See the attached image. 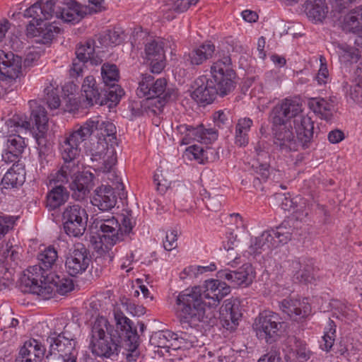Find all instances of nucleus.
I'll return each mask as SVG.
<instances>
[{
  "instance_id": "4be33fe9",
  "label": "nucleus",
  "mask_w": 362,
  "mask_h": 362,
  "mask_svg": "<svg viewBox=\"0 0 362 362\" xmlns=\"http://www.w3.org/2000/svg\"><path fill=\"white\" fill-rule=\"evenodd\" d=\"M57 8L63 11L62 20L67 23H77L84 18L91 8L78 4L75 0H56Z\"/></svg>"
},
{
  "instance_id": "c9c22d12",
  "label": "nucleus",
  "mask_w": 362,
  "mask_h": 362,
  "mask_svg": "<svg viewBox=\"0 0 362 362\" xmlns=\"http://www.w3.org/2000/svg\"><path fill=\"white\" fill-rule=\"evenodd\" d=\"M58 255L57 250L53 247H47L43 252L38 255L39 264L33 267V271L37 274V270L42 271L41 276L45 279L47 273L56 266Z\"/></svg>"
},
{
  "instance_id": "bb28decb",
  "label": "nucleus",
  "mask_w": 362,
  "mask_h": 362,
  "mask_svg": "<svg viewBox=\"0 0 362 362\" xmlns=\"http://www.w3.org/2000/svg\"><path fill=\"white\" fill-rule=\"evenodd\" d=\"M91 203L100 211H109L117 203V197L113 187L110 185H102L95 189Z\"/></svg>"
},
{
  "instance_id": "338daca9",
  "label": "nucleus",
  "mask_w": 362,
  "mask_h": 362,
  "mask_svg": "<svg viewBox=\"0 0 362 362\" xmlns=\"http://www.w3.org/2000/svg\"><path fill=\"white\" fill-rule=\"evenodd\" d=\"M293 354L296 356L299 362L307 361L310 358L311 355V352L307 349L305 343L301 345Z\"/></svg>"
},
{
  "instance_id": "473e14b6",
  "label": "nucleus",
  "mask_w": 362,
  "mask_h": 362,
  "mask_svg": "<svg viewBox=\"0 0 362 362\" xmlns=\"http://www.w3.org/2000/svg\"><path fill=\"white\" fill-rule=\"evenodd\" d=\"M88 122L92 135L106 138L109 142L117 144L116 127L112 122L96 118L88 119Z\"/></svg>"
},
{
  "instance_id": "7c9ffc66",
  "label": "nucleus",
  "mask_w": 362,
  "mask_h": 362,
  "mask_svg": "<svg viewBox=\"0 0 362 362\" xmlns=\"http://www.w3.org/2000/svg\"><path fill=\"white\" fill-rule=\"evenodd\" d=\"M293 279L295 282L308 284L315 280L313 264L310 260L296 259L291 262Z\"/></svg>"
},
{
  "instance_id": "f8f14e48",
  "label": "nucleus",
  "mask_w": 362,
  "mask_h": 362,
  "mask_svg": "<svg viewBox=\"0 0 362 362\" xmlns=\"http://www.w3.org/2000/svg\"><path fill=\"white\" fill-rule=\"evenodd\" d=\"M31 122V129L28 133L32 134L35 137L39 148V157L41 160V165H43V160H45V149L47 144L46 133L47 130L48 118L45 107L39 105L31 111L30 119Z\"/></svg>"
},
{
  "instance_id": "1a4fd4ad",
  "label": "nucleus",
  "mask_w": 362,
  "mask_h": 362,
  "mask_svg": "<svg viewBox=\"0 0 362 362\" xmlns=\"http://www.w3.org/2000/svg\"><path fill=\"white\" fill-rule=\"evenodd\" d=\"M8 133L6 148L17 153H23L25 147V136L31 129V122L25 116L14 115L6 122Z\"/></svg>"
},
{
  "instance_id": "6ab92c4d",
  "label": "nucleus",
  "mask_w": 362,
  "mask_h": 362,
  "mask_svg": "<svg viewBox=\"0 0 362 362\" xmlns=\"http://www.w3.org/2000/svg\"><path fill=\"white\" fill-rule=\"evenodd\" d=\"M102 83L110 92V102L117 104L124 95V90L117 84L119 78V69L114 64L105 63L101 67Z\"/></svg>"
},
{
  "instance_id": "4d7b16f0",
  "label": "nucleus",
  "mask_w": 362,
  "mask_h": 362,
  "mask_svg": "<svg viewBox=\"0 0 362 362\" xmlns=\"http://www.w3.org/2000/svg\"><path fill=\"white\" fill-rule=\"evenodd\" d=\"M186 333H181V336L179 337L177 333H174L170 331H165V332H159L158 333H156L153 339L155 340L156 339H160L163 341H169L170 339H175L177 340L179 338L185 339ZM186 340L192 341L190 339L186 338Z\"/></svg>"
},
{
  "instance_id": "3c124183",
  "label": "nucleus",
  "mask_w": 362,
  "mask_h": 362,
  "mask_svg": "<svg viewBox=\"0 0 362 362\" xmlns=\"http://www.w3.org/2000/svg\"><path fill=\"white\" fill-rule=\"evenodd\" d=\"M153 105L147 98L141 101H134L131 105V111L135 117L143 115L150 110V105Z\"/></svg>"
},
{
  "instance_id": "20e7f679",
  "label": "nucleus",
  "mask_w": 362,
  "mask_h": 362,
  "mask_svg": "<svg viewBox=\"0 0 362 362\" xmlns=\"http://www.w3.org/2000/svg\"><path fill=\"white\" fill-rule=\"evenodd\" d=\"M95 219L96 227L99 228L101 234V242L105 245V248L101 250L104 252L103 259L107 263H110L115 257L114 252L108 247L117 243L124 241L130 236L135 222L130 214L122 215L120 221L116 218L112 214L97 215Z\"/></svg>"
},
{
  "instance_id": "6e6d98bb",
  "label": "nucleus",
  "mask_w": 362,
  "mask_h": 362,
  "mask_svg": "<svg viewBox=\"0 0 362 362\" xmlns=\"http://www.w3.org/2000/svg\"><path fill=\"white\" fill-rule=\"evenodd\" d=\"M332 324H334V322L330 320L329 330L325 334L323 337L324 344L320 345L321 348L327 351H329L330 350L334 341V337L335 334V329L332 327Z\"/></svg>"
},
{
  "instance_id": "dca6fc26",
  "label": "nucleus",
  "mask_w": 362,
  "mask_h": 362,
  "mask_svg": "<svg viewBox=\"0 0 362 362\" xmlns=\"http://www.w3.org/2000/svg\"><path fill=\"white\" fill-rule=\"evenodd\" d=\"M23 16L37 21L52 18L62 20L63 11L57 8L56 0H40L27 8Z\"/></svg>"
},
{
  "instance_id": "13d9d810",
  "label": "nucleus",
  "mask_w": 362,
  "mask_h": 362,
  "mask_svg": "<svg viewBox=\"0 0 362 362\" xmlns=\"http://www.w3.org/2000/svg\"><path fill=\"white\" fill-rule=\"evenodd\" d=\"M177 230H172L170 233H167L165 241L163 243L165 250L171 251L177 246Z\"/></svg>"
},
{
  "instance_id": "79ce46f5",
  "label": "nucleus",
  "mask_w": 362,
  "mask_h": 362,
  "mask_svg": "<svg viewBox=\"0 0 362 362\" xmlns=\"http://www.w3.org/2000/svg\"><path fill=\"white\" fill-rule=\"evenodd\" d=\"M309 106L314 112L321 115V117L329 120L332 118V110L334 108L332 100H326L322 98H311L309 101Z\"/></svg>"
},
{
  "instance_id": "a19ab883",
  "label": "nucleus",
  "mask_w": 362,
  "mask_h": 362,
  "mask_svg": "<svg viewBox=\"0 0 362 362\" xmlns=\"http://www.w3.org/2000/svg\"><path fill=\"white\" fill-rule=\"evenodd\" d=\"M306 15L312 21L321 22L328 13V7L325 0H308Z\"/></svg>"
},
{
  "instance_id": "2f4dec72",
  "label": "nucleus",
  "mask_w": 362,
  "mask_h": 362,
  "mask_svg": "<svg viewBox=\"0 0 362 362\" xmlns=\"http://www.w3.org/2000/svg\"><path fill=\"white\" fill-rule=\"evenodd\" d=\"M61 153L64 163L56 173L54 181L63 184L69 182V179L72 180L80 171L78 167L79 161L77 160L78 156H71V155L70 156H65L64 151H61Z\"/></svg>"
},
{
  "instance_id": "9d476101",
  "label": "nucleus",
  "mask_w": 362,
  "mask_h": 362,
  "mask_svg": "<svg viewBox=\"0 0 362 362\" xmlns=\"http://www.w3.org/2000/svg\"><path fill=\"white\" fill-rule=\"evenodd\" d=\"M64 230L70 237L82 236L87 227L88 214L84 208L78 204L66 206L62 214Z\"/></svg>"
},
{
  "instance_id": "774afa93",
  "label": "nucleus",
  "mask_w": 362,
  "mask_h": 362,
  "mask_svg": "<svg viewBox=\"0 0 362 362\" xmlns=\"http://www.w3.org/2000/svg\"><path fill=\"white\" fill-rule=\"evenodd\" d=\"M257 362H281V358L276 351L272 350L263 355Z\"/></svg>"
},
{
  "instance_id": "f704fd0d",
  "label": "nucleus",
  "mask_w": 362,
  "mask_h": 362,
  "mask_svg": "<svg viewBox=\"0 0 362 362\" xmlns=\"http://www.w3.org/2000/svg\"><path fill=\"white\" fill-rule=\"evenodd\" d=\"M217 138L218 132L216 130L212 128L205 129L202 124H199L197 127H191V129L188 132V137H183L182 144H188L192 140L208 144L216 140Z\"/></svg>"
},
{
  "instance_id": "6e6552de",
  "label": "nucleus",
  "mask_w": 362,
  "mask_h": 362,
  "mask_svg": "<svg viewBox=\"0 0 362 362\" xmlns=\"http://www.w3.org/2000/svg\"><path fill=\"white\" fill-rule=\"evenodd\" d=\"M115 319L117 328L119 329L124 334L123 346L127 352L123 353L126 356L127 362H135L139 356V335L133 322L127 317L120 310L115 311Z\"/></svg>"
},
{
  "instance_id": "39448f33",
  "label": "nucleus",
  "mask_w": 362,
  "mask_h": 362,
  "mask_svg": "<svg viewBox=\"0 0 362 362\" xmlns=\"http://www.w3.org/2000/svg\"><path fill=\"white\" fill-rule=\"evenodd\" d=\"M107 324V321L103 318L95 322L91 330L90 348L95 356L113 360L120 351L119 338L122 337L119 334L117 337L112 333L106 334Z\"/></svg>"
},
{
  "instance_id": "e433bc0d",
  "label": "nucleus",
  "mask_w": 362,
  "mask_h": 362,
  "mask_svg": "<svg viewBox=\"0 0 362 362\" xmlns=\"http://www.w3.org/2000/svg\"><path fill=\"white\" fill-rule=\"evenodd\" d=\"M276 240L270 230L264 231L259 236L251 240L250 245L248 248L250 255L260 254L262 251L270 250L276 247Z\"/></svg>"
},
{
  "instance_id": "7ed1b4c3",
  "label": "nucleus",
  "mask_w": 362,
  "mask_h": 362,
  "mask_svg": "<svg viewBox=\"0 0 362 362\" xmlns=\"http://www.w3.org/2000/svg\"><path fill=\"white\" fill-rule=\"evenodd\" d=\"M270 117L273 125L293 124L303 148L310 147L313 140L314 123L310 117L302 114L301 105L296 100H282L272 108Z\"/></svg>"
},
{
  "instance_id": "0e129e2a",
  "label": "nucleus",
  "mask_w": 362,
  "mask_h": 362,
  "mask_svg": "<svg viewBox=\"0 0 362 362\" xmlns=\"http://www.w3.org/2000/svg\"><path fill=\"white\" fill-rule=\"evenodd\" d=\"M108 179L112 181V183L115 185V189L119 191V196L120 199L126 197V193L124 192V185L122 182L121 179L115 173V172L109 173Z\"/></svg>"
},
{
  "instance_id": "f257e3e1",
  "label": "nucleus",
  "mask_w": 362,
  "mask_h": 362,
  "mask_svg": "<svg viewBox=\"0 0 362 362\" xmlns=\"http://www.w3.org/2000/svg\"><path fill=\"white\" fill-rule=\"evenodd\" d=\"M230 292V286L219 279H208L201 286H194L179 293L174 305L175 314L182 327L195 328L204 322L206 305L204 299L211 301L209 306H217L220 301Z\"/></svg>"
},
{
  "instance_id": "37998d69",
  "label": "nucleus",
  "mask_w": 362,
  "mask_h": 362,
  "mask_svg": "<svg viewBox=\"0 0 362 362\" xmlns=\"http://www.w3.org/2000/svg\"><path fill=\"white\" fill-rule=\"evenodd\" d=\"M124 40V31L120 28H115L100 35L97 42L100 47H107L119 45Z\"/></svg>"
},
{
  "instance_id": "cd10ccee",
  "label": "nucleus",
  "mask_w": 362,
  "mask_h": 362,
  "mask_svg": "<svg viewBox=\"0 0 362 362\" xmlns=\"http://www.w3.org/2000/svg\"><path fill=\"white\" fill-rule=\"evenodd\" d=\"M195 88L191 93V97L198 103L205 105L211 104L218 95L213 86L209 84V79L200 77L194 81Z\"/></svg>"
},
{
  "instance_id": "8fccbe9b",
  "label": "nucleus",
  "mask_w": 362,
  "mask_h": 362,
  "mask_svg": "<svg viewBox=\"0 0 362 362\" xmlns=\"http://www.w3.org/2000/svg\"><path fill=\"white\" fill-rule=\"evenodd\" d=\"M202 195V199L207 209L212 211H218L222 206L224 200L223 197L220 194H213L205 191Z\"/></svg>"
},
{
  "instance_id": "603ef678",
  "label": "nucleus",
  "mask_w": 362,
  "mask_h": 362,
  "mask_svg": "<svg viewBox=\"0 0 362 362\" xmlns=\"http://www.w3.org/2000/svg\"><path fill=\"white\" fill-rule=\"evenodd\" d=\"M199 0H168V5L171 9L182 13L187 11L190 6L195 5Z\"/></svg>"
},
{
  "instance_id": "72a5a7b5",
  "label": "nucleus",
  "mask_w": 362,
  "mask_h": 362,
  "mask_svg": "<svg viewBox=\"0 0 362 362\" xmlns=\"http://www.w3.org/2000/svg\"><path fill=\"white\" fill-rule=\"evenodd\" d=\"M47 283L45 281L44 284L41 281V284H39L36 279L30 276H24L21 279V286L25 287L24 292L36 294L43 299L50 298L54 292V286Z\"/></svg>"
},
{
  "instance_id": "9b49d317",
  "label": "nucleus",
  "mask_w": 362,
  "mask_h": 362,
  "mask_svg": "<svg viewBox=\"0 0 362 362\" xmlns=\"http://www.w3.org/2000/svg\"><path fill=\"white\" fill-rule=\"evenodd\" d=\"M282 324L279 314L264 310L259 313L254 325L257 337L268 344H272L279 339Z\"/></svg>"
},
{
  "instance_id": "69168bd1",
  "label": "nucleus",
  "mask_w": 362,
  "mask_h": 362,
  "mask_svg": "<svg viewBox=\"0 0 362 362\" xmlns=\"http://www.w3.org/2000/svg\"><path fill=\"white\" fill-rule=\"evenodd\" d=\"M305 342L296 336H288L286 339V346L289 349L290 354L294 353Z\"/></svg>"
},
{
  "instance_id": "412c9836",
  "label": "nucleus",
  "mask_w": 362,
  "mask_h": 362,
  "mask_svg": "<svg viewBox=\"0 0 362 362\" xmlns=\"http://www.w3.org/2000/svg\"><path fill=\"white\" fill-rule=\"evenodd\" d=\"M22 69V58L11 52L0 49V81L14 80Z\"/></svg>"
},
{
  "instance_id": "bf43d9fd",
  "label": "nucleus",
  "mask_w": 362,
  "mask_h": 362,
  "mask_svg": "<svg viewBox=\"0 0 362 362\" xmlns=\"http://www.w3.org/2000/svg\"><path fill=\"white\" fill-rule=\"evenodd\" d=\"M122 305L125 308L126 310L132 315L140 316L145 313V308L136 305L129 299H126L124 302H122Z\"/></svg>"
},
{
  "instance_id": "ddd939ff",
  "label": "nucleus",
  "mask_w": 362,
  "mask_h": 362,
  "mask_svg": "<svg viewBox=\"0 0 362 362\" xmlns=\"http://www.w3.org/2000/svg\"><path fill=\"white\" fill-rule=\"evenodd\" d=\"M100 48L97 41L88 40L84 44L80 45L76 50V58L74 59L70 69V75L77 77L83 71V66L90 62L91 65L97 66L103 62V59L98 55H95V49Z\"/></svg>"
},
{
  "instance_id": "864d4df0",
  "label": "nucleus",
  "mask_w": 362,
  "mask_h": 362,
  "mask_svg": "<svg viewBox=\"0 0 362 362\" xmlns=\"http://www.w3.org/2000/svg\"><path fill=\"white\" fill-rule=\"evenodd\" d=\"M18 217L0 216V240L13 228Z\"/></svg>"
},
{
  "instance_id": "423d86ee",
  "label": "nucleus",
  "mask_w": 362,
  "mask_h": 362,
  "mask_svg": "<svg viewBox=\"0 0 362 362\" xmlns=\"http://www.w3.org/2000/svg\"><path fill=\"white\" fill-rule=\"evenodd\" d=\"M211 73L209 84L215 88L219 96L224 97L233 91L236 86V74L228 53H219V58L211 67Z\"/></svg>"
},
{
  "instance_id": "4468645a",
  "label": "nucleus",
  "mask_w": 362,
  "mask_h": 362,
  "mask_svg": "<svg viewBox=\"0 0 362 362\" xmlns=\"http://www.w3.org/2000/svg\"><path fill=\"white\" fill-rule=\"evenodd\" d=\"M81 91L82 95L85 97L86 107L94 105L102 106L110 102V90L103 86L102 82L98 83L93 76L84 78Z\"/></svg>"
},
{
  "instance_id": "2eb2a0df",
  "label": "nucleus",
  "mask_w": 362,
  "mask_h": 362,
  "mask_svg": "<svg viewBox=\"0 0 362 362\" xmlns=\"http://www.w3.org/2000/svg\"><path fill=\"white\" fill-rule=\"evenodd\" d=\"M293 126V124L273 125L274 144L282 153L298 151L299 146L303 148L298 138L296 139Z\"/></svg>"
},
{
  "instance_id": "f3484780",
  "label": "nucleus",
  "mask_w": 362,
  "mask_h": 362,
  "mask_svg": "<svg viewBox=\"0 0 362 362\" xmlns=\"http://www.w3.org/2000/svg\"><path fill=\"white\" fill-rule=\"evenodd\" d=\"M164 42L160 38L147 39L144 43L145 58L150 62L151 72L159 74L164 69Z\"/></svg>"
},
{
  "instance_id": "ea45409f",
  "label": "nucleus",
  "mask_w": 362,
  "mask_h": 362,
  "mask_svg": "<svg viewBox=\"0 0 362 362\" xmlns=\"http://www.w3.org/2000/svg\"><path fill=\"white\" fill-rule=\"evenodd\" d=\"M344 30L349 33H359L362 30V5L356 7L344 16L342 22Z\"/></svg>"
},
{
  "instance_id": "a18cd8bd",
  "label": "nucleus",
  "mask_w": 362,
  "mask_h": 362,
  "mask_svg": "<svg viewBox=\"0 0 362 362\" xmlns=\"http://www.w3.org/2000/svg\"><path fill=\"white\" fill-rule=\"evenodd\" d=\"M39 34L38 41L42 44L49 43L52 39L59 33L60 28L53 23H42V21L37 22Z\"/></svg>"
},
{
  "instance_id": "49530a36",
  "label": "nucleus",
  "mask_w": 362,
  "mask_h": 362,
  "mask_svg": "<svg viewBox=\"0 0 362 362\" xmlns=\"http://www.w3.org/2000/svg\"><path fill=\"white\" fill-rule=\"evenodd\" d=\"M274 239L276 240L277 246L279 244H286L291 240L293 228L290 226L289 221H284L279 226L271 230Z\"/></svg>"
},
{
  "instance_id": "680f3d73",
  "label": "nucleus",
  "mask_w": 362,
  "mask_h": 362,
  "mask_svg": "<svg viewBox=\"0 0 362 362\" xmlns=\"http://www.w3.org/2000/svg\"><path fill=\"white\" fill-rule=\"evenodd\" d=\"M214 121L218 128L230 124L229 114L219 110L214 114Z\"/></svg>"
},
{
  "instance_id": "5fc2aeb1",
  "label": "nucleus",
  "mask_w": 362,
  "mask_h": 362,
  "mask_svg": "<svg viewBox=\"0 0 362 362\" xmlns=\"http://www.w3.org/2000/svg\"><path fill=\"white\" fill-rule=\"evenodd\" d=\"M104 162L103 165L100 168V170L103 173H110L112 167L117 163L116 151L115 148H110L109 153L105 156V158H103Z\"/></svg>"
},
{
  "instance_id": "c03bdc74",
  "label": "nucleus",
  "mask_w": 362,
  "mask_h": 362,
  "mask_svg": "<svg viewBox=\"0 0 362 362\" xmlns=\"http://www.w3.org/2000/svg\"><path fill=\"white\" fill-rule=\"evenodd\" d=\"M44 281L52 284L57 288V291L62 295L71 291L74 288V284L71 279L53 274L52 272L46 274Z\"/></svg>"
},
{
  "instance_id": "c85d7f7f",
  "label": "nucleus",
  "mask_w": 362,
  "mask_h": 362,
  "mask_svg": "<svg viewBox=\"0 0 362 362\" xmlns=\"http://www.w3.org/2000/svg\"><path fill=\"white\" fill-rule=\"evenodd\" d=\"M215 52V46L210 42L202 44L183 55V60L187 65L199 66L211 59Z\"/></svg>"
},
{
  "instance_id": "c756f323",
  "label": "nucleus",
  "mask_w": 362,
  "mask_h": 362,
  "mask_svg": "<svg viewBox=\"0 0 362 362\" xmlns=\"http://www.w3.org/2000/svg\"><path fill=\"white\" fill-rule=\"evenodd\" d=\"M25 180V170L22 164H13L4 175L1 182V190L6 194V190L18 189Z\"/></svg>"
},
{
  "instance_id": "a211bd4d",
  "label": "nucleus",
  "mask_w": 362,
  "mask_h": 362,
  "mask_svg": "<svg viewBox=\"0 0 362 362\" xmlns=\"http://www.w3.org/2000/svg\"><path fill=\"white\" fill-rule=\"evenodd\" d=\"M91 130L88 120L73 131L69 136L66 137L61 144V151H64L65 156H79L81 143L90 137Z\"/></svg>"
},
{
  "instance_id": "58836bf2",
  "label": "nucleus",
  "mask_w": 362,
  "mask_h": 362,
  "mask_svg": "<svg viewBox=\"0 0 362 362\" xmlns=\"http://www.w3.org/2000/svg\"><path fill=\"white\" fill-rule=\"evenodd\" d=\"M69 198V192L62 185L53 187L47 195L46 206L49 211L55 210L64 205Z\"/></svg>"
},
{
  "instance_id": "09e8293b",
  "label": "nucleus",
  "mask_w": 362,
  "mask_h": 362,
  "mask_svg": "<svg viewBox=\"0 0 362 362\" xmlns=\"http://www.w3.org/2000/svg\"><path fill=\"white\" fill-rule=\"evenodd\" d=\"M45 100L50 109H57L60 105L59 90L52 83L47 86L45 90Z\"/></svg>"
},
{
  "instance_id": "4c0bfd02",
  "label": "nucleus",
  "mask_w": 362,
  "mask_h": 362,
  "mask_svg": "<svg viewBox=\"0 0 362 362\" xmlns=\"http://www.w3.org/2000/svg\"><path fill=\"white\" fill-rule=\"evenodd\" d=\"M116 144L109 142L106 138H101L92 135L90 140V145L87 146V151L89 152L93 160H98L105 158L109 153L110 148H115Z\"/></svg>"
},
{
  "instance_id": "aec40b11",
  "label": "nucleus",
  "mask_w": 362,
  "mask_h": 362,
  "mask_svg": "<svg viewBox=\"0 0 362 362\" xmlns=\"http://www.w3.org/2000/svg\"><path fill=\"white\" fill-rule=\"evenodd\" d=\"M90 262L89 251L81 243L75 246L74 250L66 258V272L70 276H75L83 273Z\"/></svg>"
},
{
  "instance_id": "393cba45",
  "label": "nucleus",
  "mask_w": 362,
  "mask_h": 362,
  "mask_svg": "<svg viewBox=\"0 0 362 362\" xmlns=\"http://www.w3.org/2000/svg\"><path fill=\"white\" fill-rule=\"evenodd\" d=\"M280 310L294 321H300L310 315V305L305 301L285 298L279 303Z\"/></svg>"
},
{
  "instance_id": "5701e85b",
  "label": "nucleus",
  "mask_w": 362,
  "mask_h": 362,
  "mask_svg": "<svg viewBox=\"0 0 362 362\" xmlns=\"http://www.w3.org/2000/svg\"><path fill=\"white\" fill-rule=\"evenodd\" d=\"M217 277L228 280L233 286H247L252 282L255 277L253 268L250 264H245L237 271L221 270Z\"/></svg>"
},
{
  "instance_id": "a878e982",
  "label": "nucleus",
  "mask_w": 362,
  "mask_h": 362,
  "mask_svg": "<svg viewBox=\"0 0 362 362\" xmlns=\"http://www.w3.org/2000/svg\"><path fill=\"white\" fill-rule=\"evenodd\" d=\"M221 320L223 327L233 330L242 316L240 303L236 299H227L220 309Z\"/></svg>"
},
{
  "instance_id": "0eeeda50",
  "label": "nucleus",
  "mask_w": 362,
  "mask_h": 362,
  "mask_svg": "<svg viewBox=\"0 0 362 362\" xmlns=\"http://www.w3.org/2000/svg\"><path fill=\"white\" fill-rule=\"evenodd\" d=\"M167 81L160 78L154 81L153 76L146 74L142 75L141 81L139 83L136 94L139 98L146 97L157 107L163 106L165 102L175 97L174 90L167 89Z\"/></svg>"
},
{
  "instance_id": "de8ad7c7",
  "label": "nucleus",
  "mask_w": 362,
  "mask_h": 362,
  "mask_svg": "<svg viewBox=\"0 0 362 362\" xmlns=\"http://www.w3.org/2000/svg\"><path fill=\"white\" fill-rule=\"evenodd\" d=\"M252 168L258 175V176L255 177L253 180V186L257 189H260L262 190L263 188L261 187V183L262 181H267L270 175L269 165L267 163H262L258 162V165L252 164Z\"/></svg>"
},
{
  "instance_id": "f03ea898",
  "label": "nucleus",
  "mask_w": 362,
  "mask_h": 362,
  "mask_svg": "<svg viewBox=\"0 0 362 362\" xmlns=\"http://www.w3.org/2000/svg\"><path fill=\"white\" fill-rule=\"evenodd\" d=\"M45 346L49 348V354L46 356L47 362H77L76 341L69 334L66 335V332L51 333L47 337L45 344L35 339L25 341L15 362H41L46 352Z\"/></svg>"
},
{
  "instance_id": "052dcab7",
  "label": "nucleus",
  "mask_w": 362,
  "mask_h": 362,
  "mask_svg": "<svg viewBox=\"0 0 362 362\" xmlns=\"http://www.w3.org/2000/svg\"><path fill=\"white\" fill-rule=\"evenodd\" d=\"M320 68L318 71L316 79L319 84H325L329 76V72L325 63V59L320 56Z\"/></svg>"
},
{
  "instance_id": "e2e57ef3",
  "label": "nucleus",
  "mask_w": 362,
  "mask_h": 362,
  "mask_svg": "<svg viewBox=\"0 0 362 362\" xmlns=\"http://www.w3.org/2000/svg\"><path fill=\"white\" fill-rule=\"evenodd\" d=\"M22 153H17L16 152L4 149L1 154V158L6 163L20 164L19 158Z\"/></svg>"
},
{
  "instance_id": "b1692460",
  "label": "nucleus",
  "mask_w": 362,
  "mask_h": 362,
  "mask_svg": "<svg viewBox=\"0 0 362 362\" xmlns=\"http://www.w3.org/2000/svg\"><path fill=\"white\" fill-rule=\"evenodd\" d=\"M94 175L89 171L80 172L69 183L72 197L81 201L88 194L93 186Z\"/></svg>"
}]
</instances>
